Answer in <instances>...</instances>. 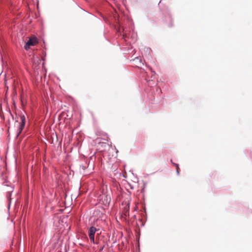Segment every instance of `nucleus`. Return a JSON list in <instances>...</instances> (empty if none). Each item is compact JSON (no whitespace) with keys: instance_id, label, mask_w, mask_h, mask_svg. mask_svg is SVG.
<instances>
[{"instance_id":"20e7f679","label":"nucleus","mask_w":252,"mask_h":252,"mask_svg":"<svg viewBox=\"0 0 252 252\" xmlns=\"http://www.w3.org/2000/svg\"><path fill=\"white\" fill-rule=\"evenodd\" d=\"M172 164L176 166V167H177L176 172H177V174L179 175V170H178V168H179L178 164L174 163H172Z\"/></svg>"},{"instance_id":"f257e3e1","label":"nucleus","mask_w":252,"mask_h":252,"mask_svg":"<svg viewBox=\"0 0 252 252\" xmlns=\"http://www.w3.org/2000/svg\"><path fill=\"white\" fill-rule=\"evenodd\" d=\"M38 43L37 39L36 37L33 36L32 37L29 38V40L27 42L24 48L26 50H28L30 49V46H34Z\"/></svg>"},{"instance_id":"39448f33","label":"nucleus","mask_w":252,"mask_h":252,"mask_svg":"<svg viewBox=\"0 0 252 252\" xmlns=\"http://www.w3.org/2000/svg\"><path fill=\"white\" fill-rule=\"evenodd\" d=\"M110 201V199L109 198V200H108V199H107L106 201V203H104L105 204V205H106L107 204H108L109 203Z\"/></svg>"},{"instance_id":"f03ea898","label":"nucleus","mask_w":252,"mask_h":252,"mask_svg":"<svg viewBox=\"0 0 252 252\" xmlns=\"http://www.w3.org/2000/svg\"><path fill=\"white\" fill-rule=\"evenodd\" d=\"M97 229L94 226H91L89 230V236L90 240L94 244V234Z\"/></svg>"},{"instance_id":"7ed1b4c3","label":"nucleus","mask_w":252,"mask_h":252,"mask_svg":"<svg viewBox=\"0 0 252 252\" xmlns=\"http://www.w3.org/2000/svg\"><path fill=\"white\" fill-rule=\"evenodd\" d=\"M21 119L22 121V123L19 127V129H18L19 133H18V135L22 132V130L23 129V128L25 126V123H26L25 117L24 116H21Z\"/></svg>"}]
</instances>
